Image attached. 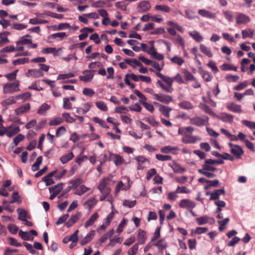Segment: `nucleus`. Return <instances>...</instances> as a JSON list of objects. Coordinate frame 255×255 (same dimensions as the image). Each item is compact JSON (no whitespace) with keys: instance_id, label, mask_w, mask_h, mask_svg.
<instances>
[{"instance_id":"obj_42","label":"nucleus","mask_w":255,"mask_h":255,"mask_svg":"<svg viewBox=\"0 0 255 255\" xmlns=\"http://www.w3.org/2000/svg\"><path fill=\"white\" fill-rule=\"evenodd\" d=\"M169 166L172 168L175 173H182L186 171V169L182 167L179 165V164L176 163L173 165H169Z\"/></svg>"},{"instance_id":"obj_15","label":"nucleus","mask_w":255,"mask_h":255,"mask_svg":"<svg viewBox=\"0 0 255 255\" xmlns=\"http://www.w3.org/2000/svg\"><path fill=\"white\" fill-rule=\"evenodd\" d=\"M179 148L177 146H171L170 145L165 146L160 148V151L164 153L177 154Z\"/></svg>"},{"instance_id":"obj_62","label":"nucleus","mask_w":255,"mask_h":255,"mask_svg":"<svg viewBox=\"0 0 255 255\" xmlns=\"http://www.w3.org/2000/svg\"><path fill=\"white\" fill-rule=\"evenodd\" d=\"M96 105L99 109L102 111L106 112L108 111V107L106 104L102 101H98L96 102Z\"/></svg>"},{"instance_id":"obj_12","label":"nucleus","mask_w":255,"mask_h":255,"mask_svg":"<svg viewBox=\"0 0 255 255\" xmlns=\"http://www.w3.org/2000/svg\"><path fill=\"white\" fill-rule=\"evenodd\" d=\"M151 8L150 3L147 1L140 2L137 6L138 11L140 12H144L149 10Z\"/></svg>"},{"instance_id":"obj_39","label":"nucleus","mask_w":255,"mask_h":255,"mask_svg":"<svg viewBox=\"0 0 255 255\" xmlns=\"http://www.w3.org/2000/svg\"><path fill=\"white\" fill-rule=\"evenodd\" d=\"M17 212L18 215V219L21 221H25L27 218V212L26 211L21 208H18L17 209Z\"/></svg>"},{"instance_id":"obj_63","label":"nucleus","mask_w":255,"mask_h":255,"mask_svg":"<svg viewBox=\"0 0 255 255\" xmlns=\"http://www.w3.org/2000/svg\"><path fill=\"white\" fill-rule=\"evenodd\" d=\"M15 48L13 45H9L5 47L0 50V53L2 54L3 53H10L15 51Z\"/></svg>"},{"instance_id":"obj_3","label":"nucleus","mask_w":255,"mask_h":255,"mask_svg":"<svg viewBox=\"0 0 255 255\" xmlns=\"http://www.w3.org/2000/svg\"><path fill=\"white\" fill-rule=\"evenodd\" d=\"M109 160L113 161L116 166H120L125 163V160L122 156L112 152L110 153Z\"/></svg>"},{"instance_id":"obj_16","label":"nucleus","mask_w":255,"mask_h":255,"mask_svg":"<svg viewBox=\"0 0 255 255\" xmlns=\"http://www.w3.org/2000/svg\"><path fill=\"white\" fill-rule=\"evenodd\" d=\"M57 172V170L53 171L50 173H49L48 175L44 176L42 181H43L46 186L51 185L54 183V181L52 178V176Z\"/></svg>"},{"instance_id":"obj_46","label":"nucleus","mask_w":255,"mask_h":255,"mask_svg":"<svg viewBox=\"0 0 255 255\" xmlns=\"http://www.w3.org/2000/svg\"><path fill=\"white\" fill-rule=\"evenodd\" d=\"M242 36L244 39L247 37L252 38L254 34V32L253 30L250 28L243 30L242 31Z\"/></svg>"},{"instance_id":"obj_51","label":"nucleus","mask_w":255,"mask_h":255,"mask_svg":"<svg viewBox=\"0 0 255 255\" xmlns=\"http://www.w3.org/2000/svg\"><path fill=\"white\" fill-rule=\"evenodd\" d=\"M156 10L168 13L170 11V8L166 5H156L155 6Z\"/></svg>"},{"instance_id":"obj_19","label":"nucleus","mask_w":255,"mask_h":255,"mask_svg":"<svg viewBox=\"0 0 255 255\" xmlns=\"http://www.w3.org/2000/svg\"><path fill=\"white\" fill-rule=\"evenodd\" d=\"M198 13L202 16L208 18L215 19L216 18L215 13L207 10L204 9H201L198 10Z\"/></svg>"},{"instance_id":"obj_8","label":"nucleus","mask_w":255,"mask_h":255,"mask_svg":"<svg viewBox=\"0 0 255 255\" xmlns=\"http://www.w3.org/2000/svg\"><path fill=\"white\" fill-rule=\"evenodd\" d=\"M30 109V105L29 103H27L24 105H22L14 110V113L16 115L19 116L25 113H28Z\"/></svg>"},{"instance_id":"obj_52","label":"nucleus","mask_w":255,"mask_h":255,"mask_svg":"<svg viewBox=\"0 0 255 255\" xmlns=\"http://www.w3.org/2000/svg\"><path fill=\"white\" fill-rule=\"evenodd\" d=\"M208 230V228L206 227H197L195 230H191V234L192 235L194 234L200 235L205 233Z\"/></svg>"},{"instance_id":"obj_43","label":"nucleus","mask_w":255,"mask_h":255,"mask_svg":"<svg viewBox=\"0 0 255 255\" xmlns=\"http://www.w3.org/2000/svg\"><path fill=\"white\" fill-rule=\"evenodd\" d=\"M114 230L112 229L108 232L107 233L103 235L100 239L99 241L103 243H104L107 239L111 238L114 234Z\"/></svg>"},{"instance_id":"obj_35","label":"nucleus","mask_w":255,"mask_h":255,"mask_svg":"<svg viewBox=\"0 0 255 255\" xmlns=\"http://www.w3.org/2000/svg\"><path fill=\"white\" fill-rule=\"evenodd\" d=\"M97 203V200L95 198H91L86 202H85L83 205L86 208L91 209Z\"/></svg>"},{"instance_id":"obj_60","label":"nucleus","mask_w":255,"mask_h":255,"mask_svg":"<svg viewBox=\"0 0 255 255\" xmlns=\"http://www.w3.org/2000/svg\"><path fill=\"white\" fill-rule=\"evenodd\" d=\"M198 172L199 173H200L208 178H214L216 176V175L214 173L209 172H208V170L199 169L198 170Z\"/></svg>"},{"instance_id":"obj_20","label":"nucleus","mask_w":255,"mask_h":255,"mask_svg":"<svg viewBox=\"0 0 255 255\" xmlns=\"http://www.w3.org/2000/svg\"><path fill=\"white\" fill-rule=\"evenodd\" d=\"M83 182V181L81 178H77L73 180H71L69 182V184L71 185L68 187V190H69L72 189H75Z\"/></svg>"},{"instance_id":"obj_5","label":"nucleus","mask_w":255,"mask_h":255,"mask_svg":"<svg viewBox=\"0 0 255 255\" xmlns=\"http://www.w3.org/2000/svg\"><path fill=\"white\" fill-rule=\"evenodd\" d=\"M94 72L95 71L94 70H85L82 72L84 75L80 76L79 77V79L84 82H90L94 77Z\"/></svg>"},{"instance_id":"obj_61","label":"nucleus","mask_w":255,"mask_h":255,"mask_svg":"<svg viewBox=\"0 0 255 255\" xmlns=\"http://www.w3.org/2000/svg\"><path fill=\"white\" fill-rule=\"evenodd\" d=\"M139 102L141 103L143 106L144 107V108L148 111H149L151 113H153L154 111V108L153 106L151 104H149L146 102L144 101H141V100H139Z\"/></svg>"},{"instance_id":"obj_64","label":"nucleus","mask_w":255,"mask_h":255,"mask_svg":"<svg viewBox=\"0 0 255 255\" xmlns=\"http://www.w3.org/2000/svg\"><path fill=\"white\" fill-rule=\"evenodd\" d=\"M62 117L65 121L68 123H73L75 120L72 118L68 113H64L62 114Z\"/></svg>"},{"instance_id":"obj_31","label":"nucleus","mask_w":255,"mask_h":255,"mask_svg":"<svg viewBox=\"0 0 255 255\" xmlns=\"http://www.w3.org/2000/svg\"><path fill=\"white\" fill-rule=\"evenodd\" d=\"M200 108L204 111L206 113L208 114L213 117L216 116V114L207 105L204 104H201L199 105Z\"/></svg>"},{"instance_id":"obj_23","label":"nucleus","mask_w":255,"mask_h":255,"mask_svg":"<svg viewBox=\"0 0 255 255\" xmlns=\"http://www.w3.org/2000/svg\"><path fill=\"white\" fill-rule=\"evenodd\" d=\"M225 193V191L223 189H220L215 190L214 192L211 193V196L210 198V200H216L219 198L220 195L221 194H224Z\"/></svg>"},{"instance_id":"obj_17","label":"nucleus","mask_w":255,"mask_h":255,"mask_svg":"<svg viewBox=\"0 0 255 255\" xmlns=\"http://www.w3.org/2000/svg\"><path fill=\"white\" fill-rule=\"evenodd\" d=\"M147 53L150 54L153 58L158 60H162L164 59V56L161 54L158 53L153 46L147 50Z\"/></svg>"},{"instance_id":"obj_6","label":"nucleus","mask_w":255,"mask_h":255,"mask_svg":"<svg viewBox=\"0 0 255 255\" xmlns=\"http://www.w3.org/2000/svg\"><path fill=\"white\" fill-rule=\"evenodd\" d=\"M82 213L81 212H77L73 215L71 218L67 221L65 224V226L67 228H69L76 223L81 217Z\"/></svg>"},{"instance_id":"obj_2","label":"nucleus","mask_w":255,"mask_h":255,"mask_svg":"<svg viewBox=\"0 0 255 255\" xmlns=\"http://www.w3.org/2000/svg\"><path fill=\"white\" fill-rule=\"evenodd\" d=\"M189 120L191 124L198 127H201L209 124V119L206 116H203L202 117H195L190 118Z\"/></svg>"},{"instance_id":"obj_38","label":"nucleus","mask_w":255,"mask_h":255,"mask_svg":"<svg viewBox=\"0 0 255 255\" xmlns=\"http://www.w3.org/2000/svg\"><path fill=\"white\" fill-rule=\"evenodd\" d=\"M209 219H211L213 223H214L215 221L213 218H210L206 216H204L199 218H197L196 219V221L198 225H202L208 223Z\"/></svg>"},{"instance_id":"obj_10","label":"nucleus","mask_w":255,"mask_h":255,"mask_svg":"<svg viewBox=\"0 0 255 255\" xmlns=\"http://www.w3.org/2000/svg\"><path fill=\"white\" fill-rule=\"evenodd\" d=\"M219 120L226 123H232L233 121L234 117L231 114H228L226 113H222L219 115L214 116Z\"/></svg>"},{"instance_id":"obj_33","label":"nucleus","mask_w":255,"mask_h":255,"mask_svg":"<svg viewBox=\"0 0 255 255\" xmlns=\"http://www.w3.org/2000/svg\"><path fill=\"white\" fill-rule=\"evenodd\" d=\"M156 75L158 77L162 79L166 83H167L169 85V86L172 87V85L173 82V78L166 77L159 72L156 73Z\"/></svg>"},{"instance_id":"obj_59","label":"nucleus","mask_w":255,"mask_h":255,"mask_svg":"<svg viewBox=\"0 0 255 255\" xmlns=\"http://www.w3.org/2000/svg\"><path fill=\"white\" fill-rule=\"evenodd\" d=\"M136 200H125L123 202V206L129 208H132L136 204Z\"/></svg>"},{"instance_id":"obj_40","label":"nucleus","mask_w":255,"mask_h":255,"mask_svg":"<svg viewBox=\"0 0 255 255\" xmlns=\"http://www.w3.org/2000/svg\"><path fill=\"white\" fill-rule=\"evenodd\" d=\"M189 34L197 42H201L203 40V37L197 31H190Z\"/></svg>"},{"instance_id":"obj_4","label":"nucleus","mask_w":255,"mask_h":255,"mask_svg":"<svg viewBox=\"0 0 255 255\" xmlns=\"http://www.w3.org/2000/svg\"><path fill=\"white\" fill-rule=\"evenodd\" d=\"M153 97L157 101L166 104L173 101V98L171 96L162 93L153 94Z\"/></svg>"},{"instance_id":"obj_22","label":"nucleus","mask_w":255,"mask_h":255,"mask_svg":"<svg viewBox=\"0 0 255 255\" xmlns=\"http://www.w3.org/2000/svg\"><path fill=\"white\" fill-rule=\"evenodd\" d=\"M16 103V100L15 96H11L7 99L1 102V104L2 106L7 108L8 106L14 104Z\"/></svg>"},{"instance_id":"obj_48","label":"nucleus","mask_w":255,"mask_h":255,"mask_svg":"<svg viewBox=\"0 0 255 255\" xmlns=\"http://www.w3.org/2000/svg\"><path fill=\"white\" fill-rule=\"evenodd\" d=\"M42 161V157L41 156L38 157L36 161L32 165L31 169L33 171H36L39 169V166L41 164Z\"/></svg>"},{"instance_id":"obj_34","label":"nucleus","mask_w":255,"mask_h":255,"mask_svg":"<svg viewBox=\"0 0 255 255\" xmlns=\"http://www.w3.org/2000/svg\"><path fill=\"white\" fill-rule=\"evenodd\" d=\"M200 49L202 53H203L204 54H205L208 57H210V58L213 57V54L211 51L210 48L207 47L205 45L200 44Z\"/></svg>"},{"instance_id":"obj_26","label":"nucleus","mask_w":255,"mask_h":255,"mask_svg":"<svg viewBox=\"0 0 255 255\" xmlns=\"http://www.w3.org/2000/svg\"><path fill=\"white\" fill-rule=\"evenodd\" d=\"M159 111L166 118L170 117V112L172 109L164 105H159Z\"/></svg>"},{"instance_id":"obj_11","label":"nucleus","mask_w":255,"mask_h":255,"mask_svg":"<svg viewBox=\"0 0 255 255\" xmlns=\"http://www.w3.org/2000/svg\"><path fill=\"white\" fill-rule=\"evenodd\" d=\"M134 159L137 162V170H142L144 168V166H143V163H149V160L143 156H136L134 158Z\"/></svg>"},{"instance_id":"obj_25","label":"nucleus","mask_w":255,"mask_h":255,"mask_svg":"<svg viewBox=\"0 0 255 255\" xmlns=\"http://www.w3.org/2000/svg\"><path fill=\"white\" fill-rule=\"evenodd\" d=\"M178 106L182 109L186 110H192L194 108L192 104L187 101H184L179 103Z\"/></svg>"},{"instance_id":"obj_21","label":"nucleus","mask_w":255,"mask_h":255,"mask_svg":"<svg viewBox=\"0 0 255 255\" xmlns=\"http://www.w3.org/2000/svg\"><path fill=\"white\" fill-rule=\"evenodd\" d=\"M95 235V231L92 230L87 235V236L81 241L80 244L81 246H84L89 243L94 238Z\"/></svg>"},{"instance_id":"obj_9","label":"nucleus","mask_w":255,"mask_h":255,"mask_svg":"<svg viewBox=\"0 0 255 255\" xmlns=\"http://www.w3.org/2000/svg\"><path fill=\"white\" fill-rule=\"evenodd\" d=\"M195 206V203L189 199H183L179 204V206L181 208H186L188 210H192Z\"/></svg>"},{"instance_id":"obj_58","label":"nucleus","mask_w":255,"mask_h":255,"mask_svg":"<svg viewBox=\"0 0 255 255\" xmlns=\"http://www.w3.org/2000/svg\"><path fill=\"white\" fill-rule=\"evenodd\" d=\"M221 69L224 71H228V70H234L235 71H237V67L230 65L229 64L224 63L221 66Z\"/></svg>"},{"instance_id":"obj_14","label":"nucleus","mask_w":255,"mask_h":255,"mask_svg":"<svg viewBox=\"0 0 255 255\" xmlns=\"http://www.w3.org/2000/svg\"><path fill=\"white\" fill-rule=\"evenodd\" d=\"M230 151L237 159H240L244 153V150L242 148L238 145L234 146Z\"/></svg>"},{"instance_id":"obj_18","label":"nucleus","mask_w":255,"mask_h":255,"mask_svg":"<svg viewBox=\"0 0 255 255\" xmlns=\"http://www.w3.org/2000/svg\"><path fill=\"white\" fill-rule=\"evenodd\" d=\"M227 109L231 112L241 113L242 112L241 107L235 103H228L227 105Z\"/></svg>"},{"instance_id":"obj_36","label":"nucleus","mask_w":255,"mask_h":255,"mask_svg":"<svg viewBox=\"0 0 255 255\" xmlns=\"http://www.w3.org/2000/svg\"><path fill=\"white\" fill-rule=\"evenodd\" d=\"M154 245L157 247L159 251L162 252L164 249L167 248V243L166 242L164 239H161L158 241Z\"/></svg>"},{"instance_id":"obj_1","label":"nucleus","mask_w":255,"mask_h":255,"mask_svg":"<svg viewBox=\"0 0 255 255\" xmlns=\"http://www.w3.org/2000/svg\"><path fill=\"white\" fill-rule=\"evenodd\" d=\"M19 81H15L13 83H6L3 85V93L5 94H10L18 92L20 90L19 88Z\"/></svg>"},{"instance_id":"obj_44","label":"nucleus","mask_w":255,"mask_h":255,"mask_svg":"<svg viewBox=\"0 0 255 255\" xmlns=\"http://www.w3.org/2000/svg\"><path fill=\"white\" fill-rule=\"evenodd\" d=\"M63 122V119L61 117H56L50 120L49 125L51 126H58Z\"/></svg>"},{"instance_id":"obj_54","label":"nucleus","mask_w":255,"mask_h":255,"mask_svg":"<svg viewBox=\"0 0 255 255\" xmlns=\"http://www.w3.org/2000/svg\"><path fill=\"white\" fill-rule=\"evenodd\" d=\"M89 190V188L86 187L84 185H82L80 186L79 189L76 190L75 194L79 196H81Z\"/></svg>"},{"instance_id":"obj_47","label":"nucleus","mask_w":255,"mask_h":255,"mask_svg":"<svg viewBox=\"0 0 255 255\" xmlns=\"http://www.w3.org/2000/svg\"><path fill=\"white\" fill-rule=\"evenodd\" d=\"M194 130L193 128L191 127H187L185 128H180L178 130L179 134H186V132H192Z\"/></svg>"},{"instance_id":"obj_24","label":"nucleus","mask_w":255,"mask_h":255,"mask_svg":"<svg viewBox=\"0 0 255 255\" xmlns=\"http://www.w3.org/2000/svg\"><path fill=\"white\" fill-rule=\"evenodd\" d=\"M28 74L33 77L39 78L43 77L44 74L41 70L37 69H30L28 71Z\"/></svg>"},{"instance_id":"obj_32","label":"nucleus","mask_w":255,"mask_h":255,"mask_svg":"<svg viewBox=\"0 0 255 255\" xmlns=\"http://www.w3.org/2000/svg\"><path fill=\"white\" fill-rule=\"evenodd\" d=\"M110 179L107 177L104 178L99 183L98 188L100 192H103L104 189L107 187V185L108 184Z\"/></svg>"},{"instance_id":"obj_53","label":"nucleus","mask_w":255,"mask_h":255,"mask_svg":"<svg viewBox=\"0 0 255 255\" xmlns=\"http://www.w3.org/2000/svg\"><path fill=\"white\" fill-rule=\"evenodd\" d=\"M67 36V34L65 32H61L52 34L50 35L51 38L54 39H58L62 40Z\"/></svg>"},{"instance_id":"obj_30","label":"nucleus","mask_w":255,"mask_h":255,"mask_svg":"<svg viewBox=\"0 0 255 255\" xmlns=\"http://www.w3.org/2000/svg\"><path fill=\"white\" fill-rule=\"evenodd\" d=\"M137 240L138 243L139 244L142 245L145 243L146 240V233L145 231L141 230H139Z\"/></svg>"},{"instance_id":"obj_37","label":"nucleus","mask_w":255,"mask_h":255,"mask_svg":"<svg viewBox=\"0 0 255 255\" xmlns=\"http://www.w3.org/2000/svg\"><path fill=\"white\" fill-rule=\"evenodd\" d=\"M98 217L99 215L97 213H95L94 214H93L89 219V220L85 223V227L88 228V227L93 225L95 221L98 219Z\"/></svg>"},{"instance_id":"obj_28","label":"nucleus","mask_w":255,"mask_h":255,"mask_svg":"<svg viewBox=\"0 0 255 255\" xmlns=\"http://www.w3.org/2000/svg\"><path fill=\"white\" fill-rule=\"evenodd\" d=\"M63 186V183H58L53 187H50L49 188V192L50 193L54 192L57 195L59 193V192L62 190Z\"/></svg>"},{"instance_id":"obj_56","label":"nucleus","mask_w":255,"mask_h":255,"mask_svg":"<svg viewBox=\"0 0 255 255\" xmlns=\"http://www.w3.org/2000/svg\"><path fill=\"white\" fill-rule=\"evenodd\" d=\"M19 236L24 240L30 241L33 240V238H31L29 234L26 232L20 230L18 233Z\"/></svg>"},{"instance_id":"obj_49","label":"nucleus","mask_w":255,"mask_h":255,"mask_svg":"<svg viewBox=\"0 0 255 255\" xmlns=\"http://www.w3.org/2000/svg\"><path fill=\"white\" fill-rule=\"evenodd\" d=\"M213 165V164L207 162V160H206L204 164L202 165V169L210 171H215L217 170V169Z\"/></svg>"},{"instance_id":"obj_45","label":"nucleus","mask_w":255,"mask_h":255,"mask_svg":"<svg viewBox=\"0 0 255 255\" xmlns=\"http://www.w3.org/2000/svg\"><path fill=\"white\" fill-rule=\"evenodd\" d=\"M16 101L21 99L23 102L26 101L31 97V94L30 92H26L21 94H19L15 96Z\"/></svg>"},{"instance_id":"obj_55","label":"nucleus","mask_w":255,"mask_h":255,"mask_svg":"<svg viewBox=\"0 0 255 255\" xmlns=\"http://www.w3.org/2000/svg\"><path fill=\"white\" fill-rule=\"evenodd\" d=\"M155 157L157 159L161 161H168L172 159V157L170 155L161 154H156Z\"/></svg>"},{"instance_id":"obj_27","label":"nucleus","mask_w":255,"mask_h":255,"mask_svg":"<svg viewBox=\"0 0 255 255\" xmlns=\"http://www.w3.org/2000/svg\"><path fill=\"white\" fill-rule=\"evenodd\" d=\"M74 154L73 152H70L66 154L62 155L60 160L62 164H65L71 160L74 157Z\"/></svg>"},{"instance_id":"obj_41","label":"nucleus","mask_w":255,"mask_h":255,"mask_svg":"<svg viewBox=\"0 0 255 255\" xmlns=\"http://www.w3.org/2000/svg\"><path fill=\"white\" fill-rule=\"evenodd\" d=\"M50 108V106L46 103L43 104L37 111V114L45 115L46 112Z\"/></svg>"},{"instance_id":"obj_57","label":"nucleus","mask_w":255,"mask_h":255,"mask_svg":"<svg viewBox=\"0 0 255 255\" xmlns=\"http://www.w3.org/2000/svg\"><path fill=\"white\" fill-rule=\"evenodd\" d=\"M201 74L202 75V78L206 82H209L211 81L213 78L212 76L209 72L202 71L201 72Z\"/></svg>"},{"instance_id":"obj_29","label":"nucleus","mask_w":255,"mask_h":255,"mask_svg":"<svg viewBox=\"0 0 255 255\" xmlns=\"http://www.w3.org/2000/svg\"><path fill=\"white\" fill-rule=\"evenodd\" d=\"M7 136L9 137H10L13 135L17 133L20 131V128L18 127H9L7 128Z\"/></svg>"},{"instance_id":"obj_7","label":"nucleus","mask_w":255,"mask_h":255,"mask_svg":"<svg viewBox=\"0 0 255 255\" xmlns=\"http://www.w3.org/2000/svg\"><path fill=\"white\" fill-rule=\"evenodd\" d=\"M184 136L182 138L183 142L188 143H194L198 140H200V138L198 136H194L189 134H183Z\"/></svg>"},{"instance_id":"obj_13","label":"nucleus","mask_w":255,"mask_h":255,"mask_svg":"<svg viewBox=\"0 0 255 255\" xmlns=\"http://www.w3.org/2000/svg\"><path fill=\"white\" fill-rule=\"evenodd\" d=\"M250 21V17L243 13H240L236 17V22L238 24H247Z\"/></svg>"},{"instance_id":"obj_50","label":"nucleus","mask_w":255,"mask_h":255,"mask_svg":"<svg viewBox=\"0 0 255 255\" xmlns=\"http://www.w3.org/2000/svg\"><path fill=\"white\" fill-rule=\"evenodd\" d=\"M54 29L56 30H61L66 28L71 29L70 24L68 23H62L59 24L58 26L54 25L53 26Z\"/></svg>"}]
</instances>
